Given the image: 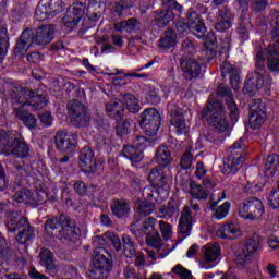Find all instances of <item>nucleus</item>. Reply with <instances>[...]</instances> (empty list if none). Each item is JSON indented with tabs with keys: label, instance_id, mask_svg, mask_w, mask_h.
Masks as SVG:
<instances>
[{
	"label": "nucleus",
	"instance_id": "nucleus-1",
	"mask_svg": "<svg viewBox=\"0 0 279 279\" xmlns=\"http://www.w3.org/2000/svg\"><path fill=\"white\" fill-rule=\"evenodd\" d=\"M274 16L275 33L272 38L277 44H270L265 54L263 51L256 53L255 70L250 72L246 76L243 88L244 95H254L256 90L271 86V76L265 74L267 73L265 60L267 61V68L270 73H279V12H275Z\"/></svg>",
	"mask_w": 279,
	"mask_h": 279
},
{
	"label": "nucleus",
	"instance_id": "nucleus-2",
	"mask_svg": "<svg viewBox=\"0 0 279 279\" xmlns=\"http://www.w3.org/2000/svg\"><path fill=\"white\" fill-rule=\"evenodd\" d=\"M10 99L13 104V112L29 130L36 128V117L23 108L28 106L31 110H40L48 104L47 93L34 92L27 87H13L10 93Z\"/></svg>",
	"mask_w": 279,
	"mask_h": 279
},
{
	"label": "nucleus",
	"instance_id": "nucleus-3",
	"mask_svg": "<svg viewBox=\"0 0 279 279\" xmlns=\"http://www.w3.org/2000/svg\"><path fill=\"white\" fill-rule=\"evenodd\" d=\"M227 159L223 161L221 173L225 175H236L239 169L245 162V155L247 154V138L241 137L235 141L233 145L227 150Z\"/></svg>",
	"mask_w": 279,
	"mask_h": 279
},
{
	"label": "nucleus",
	"instance_id": "nucleus-4",
	"mask_svg": "<svg viewBox=\"0 0 279 279\" xmlns=\"http://www.w3.org/2000/svg\"><path fill=\"white\" fill-rule=\"evenodd\" d=\"M0 149L4 156H14L15 158L29 156V145L25 138L9 131H0Z\"/></svg>",
	"mask_w": 279,
	"mask_h": 279
},
{
	"label": "nucleus",
	"instance_id": "nucleus-5",
	"mask_svg": "<svg viewBox=\"0 0 279 279\" xmlns=\"http://www.w3.org/2000/svg\"><path fill=\"white\" fill-rule=\"evenodd\" d=\"M59 230V238L63 243H71L77 236L80 229L75 227V220L71 217L61 214L58 218H50L45 223V230L51 232L53 230Z\"/></svg>",
	"mask_w": 279,
	"mask_h": 279
},
{
	"label": "nucleus",
	"instance_id": "nucleus-6",
	"mask_svg": "<svg viewBox=\"0 0 279 279\" xmlns=\"http://www.w3.org/2000/svg\"><path fill=\"white\" fill-rule=\"evenodd\" d=\"M32 175V166H24L17 168V173L13 182H11L12 191H15L13 195V202L17 204H34V193L25 186L27 182L26 178Z\"/></svg>",
	"mask_w": 279,
	"mask_h": 279
},
{
	"label": "nucleus",
	"instance_id": "nucleus-7",
	"mask_svg": "<svg viewBox=\"0 0 279 279\" xmlns=\"http://www.w3.org/2000/svg\"><path fill=\"white\" fill-rule=\"evenodd\" d=\"M161 5L163 9L157 10L153 12V23L157 27H167L173 19H175V14H183L184 7L178 3L177 0H161Z\"/></svg>",
	"mask_w": 279,
	"mask_h": 279
},
{
	"label": "nucleus",
	"instance_id": "nucleus-8",
	"mask_svg": "<svg viewBox=\"0 0 279 279\" xmlns=\"http://www.w3.org/2000/svg\"><path fill=\"white\" fill-rule=\"evenodd\" d=\"M204 117L207 119V123L214 128V130L223 133L228 130V118L223 110V105L219 101L209 102L203 111Z\"/></svg>",
	"mask_w": 279,
	"mask_h": 279
},
{
	"label": "nucleus",
	"instance_id": "nucleus-9",
	"mask_svg": "<svg viewBox=\"0 0 279 279\" xmlns=\"http://www.w3.org/2000/svg\"><path fill=\"white\" fill-rule=\"evenodd\" d=\"M238 215L241 219L256 221L265 215V205L258 197L248 196L240 203Z\"/></svg>",
	"mask_w": 279,
	"mask_h": 279
},
{
	"label": "nucleus",
	"instance_id": "nucleus-10",
	"mask_svg": "<svg viewBox=\"0 0 279 279\" xmlns=\"http://www.w3.org/2000/svg\"><path fill=\"white\" fill-rule=\"evenodd\" d=\"M68 114L74 128H86L90 124L88 107L77 99L68 102Z\"/></svg>",
	"mask_w": 279,
	"mask_h": 279
},
{
	"label": "nucleus",
	"instance_id": "nucleus-11",
	"mask_svg": "<svg viewBox=\"0 0 279 279\" xmlns=\"http://www.w3.org/2000/svg\"><path fill=\"white\" fill-rule=\"evenodd\" d=\"M157 191L154 185L145 186L142 191V195L144 197V202H138L135 205V214H134V221L141 223V220L144 217H149L154 210H156V204L151 202L154 196L156 195Z\"/></svg>",
	"mask_w": 279,
	"mask_h": 279
},
{
	"label": "nucleus",
	"instance_id": "nucleus-12",
	"mask_svg": "<svg viewBox=\"0 0 279 279\" xmlns=\"http://www.w3.org/2000/svg\"><path fill=\"white\" fill-rule=\"evenodd\" d=\"M160 112L156 108H148L140 116V126L147 136H156L160 130Z\"/></svg>",
	"mask_w": 279,
	"mask_h": 279
},
{
	"label": "nucleus",
	"instance_id": "nucleus-13",
	"mask_svg": "<svg viewBox=\"0 0 279 279\" xmlns=\"http://www.w3.org/2000/svg\"><path fill=\"white\" fill-rule=\"evenodd\" d=\"M64 11L62 0H41L35 9L36 21H47Z\"/></svg>",
	"mask_w": 279,
	"mask_h": 279
},
{
	"label": "nucleus",
	"instance_id": "nucleus-14",
	"mask_svg": "<svg viewBox=\"0 0 279 279\" xmlns=\"http://www.w3.org/2000/svg\"><path fill=\"white\" fill-rule=\"evenodd\" d=\"M199 204L191 202L190 205H185L181 211L179 218V232L184 234V236L191 235V230L193 229V222H195V217L199 213Z\"/></svg>",
	"mask_w": 279,
	"mask_h": 279
},
{
	"label": "nucleus",
	"instance_id": "nucleus-15",
	"mask_svg": "<svg viewBox=\"0 0 279 279\" xmlns=\"http://www.w3.org/2000/svg\"><path fill=\"white\" fill-rule=\"evenodd\" d=\"M145 147H147V137L135 135L133 146H125L122 154L132 165H138V162L143 160V149H145Z\"/></svg>",
	"mask_w": 279,
	"mask_h": 279
},
{
	"label": "nucleus",
	"instance_id": "nucleus-16",
	"mask_svg": "<svg viewBox=\"0 0 279 279\" xmlns=\"http://www.w3.org/2000/svg\"><path fill=\"white\" fill-rule=\"evenodd\" d=\"M267 120V108L263 99H253L250 106L248 123L252 130H258Z\"/></svg>",
	"mask_w": 279,
	"mask_h": 279
},
{
	"label": "nucleus",
	"instance_id": "nucleus-17",
	"mask_svg": "<svg viewBox=\"0 0 279 279\" xmlns=\"http://www.w3.org/2000/svg\"><path fill=\"white\" fill-rule=\"evenodd\" d=\"M84 14L88 15V7L84 2H74L72 5L69 7L65 16L63 17V24L65 27L70 29H75L80 22L82 21V16Z\"/></svg>",
	"mask_w": 279,
	"mask_h": 279
},
{
	"label": "nucleus",
	"instance_id": "nucleus-18",
	"mask_svg": "<svg viewBox=\"0 0 279 279\" xmlns=\"http://www.w3.org/2000/svg\"><path fill=\"white\" fill-rule=\"evenodd\" d=\"M54 145L62 154H73L77 147V134L66 133V131H58L54 136Z\"/></svg>",
	"mask_w": 279,
	"mask_h": 279
},
{
	"label": "nucleus",
	"instance_id": "nucleus-19",
	"mask_svg": "<svg viewBox=\"0 0 279 279\" xmlns=\"http://www.w3.org/2000/svg\"><path fill=\"white\" fill-rule=\"evenodd\" d=\"M56 36V25L46 24L39 26L35 32L32 31V40L37 47H47L53 41Z\"/></svg>",
	"mask_w": 279,
	"mask_h": 279
},
{
	"label": "nucleus",
	"instance_id": "nucleus-20",
	"mask_svg": "<svg viewBox=\"0 0 279 279\" xmlns=\"http://www.w3.org/2000/svg\"><path fill=\"white\" fill-rule=\"evenodd\" d=\"M181 71L183 72L184 80L187 82L197 80L202 75V63L195 58L182 56Z\"/></svg>",
	"mask_w": 279,
	"mask_h": 279
},
{
	"label": "nucleus",
	"instance_id": "nucleus-21",
	"mask_svg": "<svg viewBox=\"0 0 279 279\" xmlns=\"http://www.w3.org/2000/svg\"><path fill=\"white\" fill-rule=\"evenodd\" d=\"M129 230L134 236H136V239H143V236H147L156 232V218H146L142 226H138L137 221H133L130 225Z\"/></svg>",
	"mask_w": 279,
	"mask_h": 279
},
{
	"label": "nucleus",
	"instance_id": "nucleus-22",
	"mask_svg": "<svg viewBox=\"0 0 279 279\" xmlns=\"http://www.w3.org/2000/svg\"><path fill=\"white\" fill-rule=\"evenodd\" d=\"M80 167L84 173H95L97 171V160L95 159V153L88 146L81 150Z\"/></svg>",
	"mask_w": 279,
	"mask_h": 279
},
{
	"label": "nucleus",
	"instance_id": "nucleus-23",
	"mask_svg": "<svg viewBox=\"0 0 279 279\" xmlns=\"http://www.w3.org/2000/svg\"><path fill=\"white\" fill-rule=\"evenodd\" d=\"M218 95L225 97L231 121H239V107L236 106V102H234V97L232 96L230 88L226 85H220L218 87Z\"/></svg>",
	"mask_w": 279,
	"mask_h": 279
},
{
	"label": "nucleus",
	"instance_id": "nucleus-24",
	"mask_svg": "<svg viewBox=\"0 0 279 279\" xmlns=\"http://www.w3.org/2000/svg\"><path fill=\"white\" fill-rule=\"evenodd\" d=\"M148 180L154 186H157V189H163L165 191L169 189V180L167 179L161 166L155 167L150 170Z\"/></svg>",
	"mask_w": 279,
	"mask_h": 279
},
{
	"label": "nucleus",
	"instance_id": "nucleus-25",
	"mask_svg": "<svg viewBox=\"0 0 279 279\" xmlns=\"http://www.w3.org/2000/svg\"><path fill=\"white\" fill-rule=\"evenodd\" d=\"M34 45V41L32 39V29L26 28L21 34L15 47H14V53L16 56H25L27 53V50Z\"/></svg>",
	"mask_w": 279,
	"mask_h": 279
},
{
	"label": "nucleus",
	"instance_id": "nucleus-26",
	"mask_svg": "<svg viewBox=\"0 0 279 279\" xmlns=\"http://www.w3.org/2000/svg\"><path fill=\"white\" fill-rule=\"evenodd\" d=\"M110 208H111V214L117 219H124L125 217H130V215L132 213L130 203H128V201H125L123 198L113 199Z\"/></svg>",
	"mask_w": 279,
	"mask_h": 279
},
{
	"label": "nucleus",
	"instance_id": "nucleus-27",
	"mask_svg": "<svg viewBox=\"0 0 279 279\" xmlns=\"http://www.w3.org/2000/svg\"><path fill=\"white\" fill-rule=\"evenodd\" d=\"M104 254H108V251H106L104 247L94 250L93 266L104 269L105 271H110V269H112V260L107 258V256Z\"/></svg>",
	"mask_w": 279,
	"mask_h": 279
},
{
	"label": "nucleus",
	"instance_id": "nucleus-28",
	"mask_svg": "<svg viewBox=\"0 0 279 279\" xmlns=\"http://www.w3.org/2000/svg\"><path fill=\"white\" fill-rule=\"evenodd\" d=\"M5 226L9 232H15L16 230H21V228H24V230L32 228L27 218L21 216L19 213L10 214Z\"/></svg>",
	"mask_w": 279,
	"mask_h": 279
},
{
	"label": "nucleus",
	"instance_id": "nucleus-29",
	"mask_svg": "<svg viewBox=\"0 0 279 279\" xmlns=\"http://www.w3.org/2000/svg\"><path fill=\"white\" fill-rule=\"evenodd\" d=\"M39 264L43 267H46L47 274H51V276H56V271H58V266L56 265V257L53 256V252L43 248L39 253Z\"/></svg>",
	"mask_w": 279,
	"mask_h": 279
},
{
	"label": "nucleus",
	"instance_id": "nucleus-30",
	"mask_svg": "<svg viewBox=\"0 0 279 279\" xmlns=\"http://www.w3.org/2000/svg\"><path fill=\"white\" fill-rule=\"evenodd\" d=\"M221 69H222L223 77H226V75H229L230 84L233 90H239L241 86V76L239 75V69H236L234 65L230 64L229 62L222 63Z\"/></svg>",
	"mask_w": 279,
	"mask_h": 279
},
{
	"label": "nucleus",
	"instance_id": "nucleus-31",
	"mask_svg": "<svg viewBox=\"0 0 279 279\" xmlns=\"http://www.w3.org/2000/svg\"><path fill=\"white\" fill-rule=\"evenodd\" d=\"M205 263H216L221 256V246L217 242L207 243L203 246Z\"/></svg>",
	"mask_w": 279,
	"mask_h": 279
},
{
	"label": "nucleus",
	"instance_id": "nucleus-32",
	"mask_svg": "<svg viewBox=\"0 0 279 279\" xmlns=\"http://www.w3.org/2000/svg\"><path fill=\"white\" fill-rule=\"evenodd\" d=\"M250 32H252V22L245 15H240L238 21L236 33L242 43L250 40Z\"/></svg>",
	"mask_w": 279,
	"mask_h": 279
},
{
	"label": "nucleus",
	"instance_id": "nucleus-33",
	"mask_svg": "<svg viewBox=\"0 0 279 279\" xmlns=\"http://www.w3.org/2000/svg\"><path fill=\"white\" fill-rule=\"evenodd\" d=\"M178 40V34L175 31L168 28L165 32V35L159 39V48L162 51H169V49H173L175 47Z\"/></svg>",
	"mask_w": 279,
	"mask_h": 279
},
{
	"label": "nucleus",
	"instance_id": "nucleus-34",
	"mask_svg": "<svg viewBox=\"0 0 279 279\" xmlns=\"http://www.w3.org/2000/svg\"><path fill=\"white\" fill-rule=\"evenodd\" d=\"M238 234H241V229L234 222L226 223L217 231L219 239H234Z\"/></svg>",
	"mask_w": 279,
	"mask_h": 279
},
{
	"label": "nucleus",
	"instance_id": "nucleus-35",
	"mask_svg": "<svg viewBox=\"0 0 279 279\" xmlns=\"http://www.w3.org/2000/svg\"><path fill=\"white\" fill-rule=\"evenodd\" d=\"M155 162L160 165V167H167L173 162L171 157V150L167 146H159L155 155Z\"/></svg>",
	"mask_w": 279,
	"mask_h": 279
},
{
	"label": "nucleus",
	"instance_id": "nucleus-36",
	"mask_svg": "<svg viewBox=\"0 0 279 279\" xmlns=\"http://www.w3.org/2000/svg\"><path fill=\"white\" fill-rule=\"evenodd\" d=\"M190 194L194 199L206 201L210 195L209 190H205L204 185L197 183L196 181H190Z\"/></svg>",
	"mask_w": 279,
	"mask_h": 279
},
{
	"label": "nucleus",
	"instance_id": "nucleus-37",
	"mask_svg": "<svg viewBox=\"0 0 279 279\" xmlns=\"http://www.w3.org/2000/svg\"><path fill=\"white\" fill-rule=\"evenodd\" d=\"M123 253L126 258H134L136 256V243L132 241V238L124 233L121 238Z\"/></svg>",
	"mask_w": 279,
	"mask_h": 279
},
{
	"label": "nucleus",
	"instance_id": "nucleus-38",
	"mask_svg": "<svg viewBox=\"0 0 279 279\" xmlns=\"http://www.w3.org/2000/svg\"><path fill=\"white\" fill-rule=\"evenodd\" d=\"M180 213V207L175 201H169L167 206H162L159 209V214L161 215V219H173Z\"/></svg>",
	"mask_w": 279,
	"mask_h": 279
},
{
	"label": "nucleus",
	"instance_id": "nucleus-39",
	"mask_svg": "<svg viewBox=\"0 0 279 279\" xmlns=\"http://www.w3.org/2000/svg\"><path fill=\"white\" fill-rule=\"evenodd\" d=\"M9 47L10 41L8 37V28L5 26H0V63L3 62V60H5Z\"/></svg>",
	"mask_w": 279,
	"mask_h": 279
},
{
	"label": "nucleus",
	"instance_id": "nucleus-40",
	"mask_svg": "<svg viewBox=\"0 0 279 279\" xmlns=\"http://www.w3.org/2000/svg\"><path fill=\"white\" fill-rule=\"evenodd\" d=\"M106 110L109 117H114L116 121H119L123 117V112H125V109H123V106L119 100H114L111 104H107Z\"/></svg>",
	"mask_w": 279,
	"mask_h": 279
},
{
	"label": "nucleus",
	"instance_id": "nucleus-41",
	"mask_svg": "<svg viewBox=\"0 0 279 279\" xmlns=\"http://www.w3.org/2000/svg\"><path fill=\"white\" fill-rule=\"evenodd\" d=\"M136 3V0H120L116 3L114 8L112 9V12L117 16H123L128 14V10H131V8H134V4Z\"/></svg>",
	"mask_w": 279,
	"mask_h": 279
},
{
	"label": "nucleus",
	"instance_id": "nucleus-42",
	"mask_svg": "<svg viewBox=\"0 0 279 279\" xmlns=\"http://www.w3.org/2000/svg\"><path fill=\"white\" fill-rule=\"evenodd\" d=\"M195 160H196L195 156L191 154V150H185L180 158L179 167L182 169V171H189L191 169H195V167L193 166Z\"/></svg>",
	"mask_w": 279,
	"mask_h": 279
},
{
	"label": "nucleus",
	"instance_id": "nucleus-43",
	"mask_svg": "<svg viewBox=\"0 0 279 279\" xmlns=\"http://www.w3.org/2000/svg\"><path fill=\"white\" fill-rule=\"evenodd\" d=\"M36 235L34 234V228L28 227L27 229H23L16 236L17 243L20 245H27L34 242Z\"/></svg>",
	"mask_w": 279,
	"mask_h": 279
},
{
	"label": "nucleus",
	"instance_id": "nucleus-44",
	"mask_svg": "<svg viewBox=\"0 0 279 279\" xmlns=\"http://www.w3.org/2000/svg\"><path fill=\"white\" fill-rule=\"evenodd\" d=\"M138 25H141V23H138V20H136L135 17H131L126 21L114 24V29H117V32H123L124 29L125 32L130 33L134 32V29H136Z\"/></svg>",
	"mask_w": 279,
	"mask_h": 279
},
{
	"label": "nucleus",
	"instance_id": "nucleus-45",
	"mask_svg": "<svg viewBox=\"0 0 279 279\" xmlns=\"http://www.w3.org/2000/svg\"><path fill=\"white\" fill-rule=\"evenodd\" d=\"M99 0H89L87 5V17L89 21H99L101 11H99Z\"/></svg>",
	"mask_w": 279,
	"mask_h": 279
},
{
	"label": "nucleus",
	"instance_id": "nucleus-46",
	"mask_svg": "<svg viewBox=\"0 0 279 279\" xmlns=\"http://www.w3.org/2000/svg\"><path fill=\"white\" fill-rule=\"evenodd\" d=\"M123 100L126 106V110H129V112L136 114V112L141 110V105L138 104V99H136V96L132 94H125L123 96Z\"/></svg>",
	"mask_w": 279,
	"mask_h": 279
},
{
	"label": "nucleus",
	"instance_id": "nucleus-47",
	"mask_svg": "<svg viewBox=\"0 0 279 279\" xmlns=\"http://www.w3.org/2000/svg\"><path fill=\"white\" fill-rule=\"evenodd\" d=\"M171 125L177 129V134H189V129L186 128V122L184 121L183 116H177L172 118Z\"/></svg>",
	"mask_w": 279,
	"mask_h": 279
},
{
	"label": "nucleus",
	"instance_id": "nucleus-48",
	"mask_svg": "<svg viewBox=\"0 0 279 279\" xmlns=\"http://www.w3.org/2000/svg\"><path fill=\"white\" fill-rule=\"evenodd\" d=\"M278 166H279L278 155L277 154L268 155L265 163L266 171H270V173H274L275 171H278Z\"/></svg>",
	"mask_w": 279,
	"mask_h": 279
},
{
	"label": "nucleus",
	"instance_id": "nucleus-49",
	"mask_svg": "<svg viewBox=\"0 0 279 279\" xmlns=\"http://www.w3.org/2000/svg\"><path fill=\"white\" fill-rule=\"evenodd\" d=\"M146 243L150 247H155V250H159V247L162 245V239L160 238V233H158V231H155L146 235Z\"/></svg>",
	"mask_w": 279,
	"mask_h": 279
},
{
	"label": "nucleus",
	"instance_id": "nucleus-50",
	"mask_svg": "<svg viewBox=\"0 0 279 279\" xmlns=\"http://www.w3.org/2000/svg\"><path fill=\"white\" fill-rule=\"evenodd\" d=\"M230 213V203L225 202L222 205L216 208L214 213V218L218 221H221V219H226L228 217V214Z\"/></svg>",
	"mask_w": 279,
	"mask_h": 279
},
{
	"label": "nucleus",
	"instance_id": "nucleus-51",
	"mask_svg": "<svg viewBox=\"0 0 279 279\" xmlns=\"http://www.w3.org/2000/svg\"><path fill=\"white\" fill-rule=\"evenodd\" d=\"M159 230L161 232V236L166 240L169 241L171 236H173V227L169 225V222L160 220L159 221Z\"/></svg>",
	"mask_w": 279,
	"mask_h": 279
},
{
	"label": "nucleus",
	"instance_id": "nucleus-52",
	"mask_svg": "<svg viewBox=\"0 0 279 279\" xmlns=\"http://www.w3.org/2000/svg\"><path fill=\"white\" fill-rule=\"evenodd\" d=\"M217 21H233L234 15L232 14V11L228 7H221L217 14H216Z\"/></svg>",
	"mask_w": 279,
	"mask_h": 279
},
{
	"label": "nucleus",
	"instance_id": "nucleus-53",
	"mask_svg": "<svg viewBox=\"0 0 279 279\" xmlns=\"http://www.w3.org/2000/svg\"><path fill=\"white\" fill-rule=\"evenodd\" d=\"M234 7L240 16H247V13L250 12V0H235Z\"/></svg>",
	"mask_w": 279,
	"mask_h": 279
},
{
	"label": "nucleus",
	"instance_id": "nucleus-54",
	"mask_svg": "<svg viewBox=\"0 0 279 279\" xmlns=\"http://www.w3.org/2000/svg\"><path fill=\"white\" fill-rule=\"evenodd\" d=\"M259 242L256 239H250L243 246V251L250 255L251 257L254 256V253L258 250Z\"/></svg>",
	"mask_w": 279,
	"mask_h": 279
},
{
	"label": "nucleus",
	"instance_id": "nucleus-55",
	"mask_svg": "<svg viewBox=\"0 0 279 279\" xmlns=\"http://www.w3.org/2000/svg\"><path fill=\"white\" fill-rule=\"evenodd\" d=\"M110 275V271L104 270V268H99L97 266H93L89 272L90 279H106Z\"/></svg>",
	"mask_w": 279,
	"mask_h": 279
},
{
	"label": "nucleus",
	"instance_id": "nucleus-56",
	"mask_svg": "<svg viewBox=\"0 0 279 279\" xmlns=\"http://www.w3.org/2000/svg\"><path fill=\"white\" fill-rule=\"evenodd\" d=\"M181 51L183 56L191 58V56L195 53V44H193V41H191L190 39L183 40L181 44Z\"/></svg>",
	"mask_w": 279,
	"mask_h": 279
},
{
	"label": "nucleus",
	"instance_id": "nucleus-57",
	"mask_svg": "<svg viewBox=\"0 0 279 279\" xmlns=\"http://www.w3.org/2000/svg\"><path fill=\"white\" fill-rule=\"evenodd\" d=\"M116 132L118 136H125L130 132V120H119Z\"/></svg>",
	"mask_w": 279,
	"mask_h": 279
},
{
	"label": "nucleus",
	"instance_id": "nucleus-58",
	"mask_svg": "<svg viewBox=\"0 0 279 279\" xmlns=\"http://www.w3.org/2000/svg\"><path fill=\"white\" fill-rule=\"evenodd\" d=\"M268 206L272 208V210H278L279 208V189L271 190L268 196Z\"/></svg>",
	"mask_w": 279,
	"mask_h": 279
},
{
	"label": "nucleus",
	"instance_id": "nucleus-59",
	"mask_svg": "<svg viewBox=\"0 0 279 279\" xmlns=\"http://www.w3.org/2000/svg\"><path fill=\"white\" fill-rule=\"evenodd\" d=\"M172 271L177 274L181 279H193L191 270L184 268L182 265H177L173 267Z\"/></svg>",
	"mask_w": 279,
	"mask_h": 279
},
{
	"label": "nucleus",
	"instance_id": "nucleus-60",
	"mask_svg": "<svg viewBox=\"0 0 279 279\" xmlns=\"http://www.w3.org/2000/svg\"><path fill=\"white\" fill-rule=\"evenodd\" d=\"M269 5L268 0H251V9L253 12H263Z\"/></svg>",
	"mask_w": 279,
	"mask_h": 279
},
{
	"label": "nucleus",
	"instance_id": "nucleus-61",
	"mask_svg": "<svg viewBox=\"0 0 279 279\" xmlns=\"http://www.w3.org/2000/svg\"><path fill=\"white\" fill-rule=\"evenodd\" d=\"M216 48H210V47H206L204 46L203 50H202V62H210V60H213V58H215L217 51L215 50Z\"/></svg>",
	"mask_w": 279,
	"mask_h": 279
},
{
	"label": "nucleus",
	"instance_id": "nucleus-62",
	"mask_svg": "<svg viewBox=\"0 0 279 279\" xmlns=\"http://www.w3.org/2000/svg\"><path fill=\"white\" fill-rule=\"evenodd\" d=\"M74 192L76 195H80V197H84L86 195L88 187L86 186V183L84 181H74L73 184Z\"/></svg>",
	"mask_w": 279,
	"mask_h": 279
},
{
	"label": "nucleus",
	"instance_id": "nucleus-63",
	"mask_svg": "<svg viewBox=\"0 0 279 279\" xmlns=\"http://www.w3.org/2000/svg\"><path fill=\"white\" fill-rule=\"evenodd\" d=\"M232 27V21L229 20H217V23L215 24L216 32H228Z\"/></svg>",
	"mask_w": 279,
	"mask_h": 279
},
{
	"label": "nucleus",
	"instance_id": "nucleus-64",
	"mask_svg": "<svg viewBox=\"0 0 279 279\" xmlns=\"http://www.w3.org/2000/svg\"><path fill=\"white\" fill-rule=\"evenodd\" d=\"M251 256L247 255L243 250L236 255L235 257V263L236 265H239L240 267H244V265H247V263H250L251 260Z\"/></svg>",
	"mask_w": 279,
	"mask_h": 279
}]
</instances>
